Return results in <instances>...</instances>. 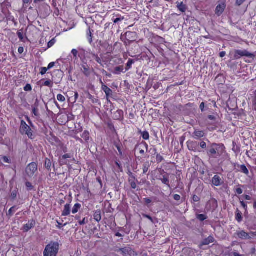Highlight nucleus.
Masks as SVG:
<instances>
[{
    "label": "nucleus",
    "instance_id": "nucleus-1",
    "mask_svg": "<svg viewBox=\"0 0 256 256\" xmlns=\"http://www.w3.org/2000/svg\"><path fill=\"white\" fill-rule=\"evenodd\" d=\"M226 152V147L222 144L212 143L206 149V153L209 160L218 158Z\"/></svg>",
    "mask_w": 256,
    "mask_h": 256
},
{
    "label": "nucleus",
    "instance_id": "nucleus-2",
    "mask_svg": "<svg viewBox=\"0 0 256 256\" xmlns=\"http://www.w3.org/2000/svg\"><path fill=\"white\" fill-rule=\"evenodd\" d=\"M60 248L58 242H51L46 246L44 251V256H56Z\"/></svg>",
    "mask_w": 256,
    "mask_h": 256
},
{
    "label": "nucleus",
    "instance_id": "nucleus-3",
    "mask_svg": "<svg viewBox=\"0 0 256 256\" xmlns=\"http://www.w3.org/2000/svg\"><path fill=\"white\" fill-rule=\"evenodd\" d=\"M20 132L22 135L27 136L30 140H34L35 138L32 130L24 120L20 121Z\"/></svg>",
    "mask_w": 256,
    "mask_h": 256
},
{
    "label": "nucleus",
    "instance_id": "nucleus-4",
    "mask_svg": "<svg viewBox=\"0 0 256 256\" xmlns=\"http://www.w3.org/2000/svg\"><path fill=\"white\" fill-rule=\"evenodd\" d=\"M242 56H246L250 58H252L254 57V54L248 52L246 50H235L234 55V60H238Z\"/></svg>",
    "mask_w": 256,
    "mask_h": 256
},
{
    "label": "nucleus",
    "instance_id": "nucleus-5",
    "mask_svg": "<svg viewBox=\"0 0 256 256\" xmlns=\"http://www.w3.org/2000/svg\"><path fill=\"white\" fill-rule=\"evenodd\" d=\"M38 170V165L36 162H32L28 164L26 168V172L27 176L32 178Z\"/></svg>",
    "mask_w": 256,
    "mask_h": 256
},
{
    "label": "nucleus",
    "instance_id": "nucleus-6",
    "mask_svg": "<svg viewBox=\"0 0 256 256\" xmlns=\"http://www.w3.org/2000/svg\"><path fill=\"white\" fill-rule=\"evenodd\" d=\"M125 38L124 43L126 44H130L132 42H134L137 38V34L134 32H126L122 38Z\"/></svg>",
    "mask_w": 256,
    "mask_h": 256
},
{
    "label": "nucleus",
    "instance_id": "nucleus-7",
    "mask_svg": "<svg viewBox=\"0 0 256 256\" xmlns=\"http://www.w3.org/2000/svg\"><path fill=\"white\" fill-rule=\"evenodd\" d=\"M120 250L122 252L124 256H136L137 253L130 248H120Z\"/></svg>",
    "mask_w": 256,
    "mask_h": 256
},
{
    "label": "nucleus",
    "instance_id": "nucleus-8",
    "mask_svg": "<svg viewBox=\"0 0 256 256\" xmlns=\"http://www.w3.org/2000/svg\"><path fill=\"white\" fill-rule=\"evenodd\" d=\"M148 148V144L146 142H142L140 144L137 145L136 150L139 151V153L141 156H144L145 154V150Z\"/></svg>",
    "mask_w": 256,
    "mask_h": 256
},
{
    "label": "nucleus",
    "instance_id": "nucleus-9",
    "mask_svg": "<svg viewBox=\"0 0 256 256\" xmlns=\"http://www.w3.org/2000/svg\"><path fill=\"white\" fill-rule=\"evenodd\" d=\"M226 7V5L225 2H222L216 7L215 10L216 14L218 16H220L224 12V10H225Z\"/></svg>",
    "mask_w": 256,
    "mask_h": 256
},
{
    "label": "nucleus",
    "instance_id": "nucleus-10",
    "mask_svg": "<svg viewBox=\"0 0 256 256\" xmlns=\"http://www.w3.org/2000/svg\"><path fill=\"white\" fill-rule=\"evenodd\" d=\"M36 225V222L34 220H29L28 223L24 224L22 227V230L24 232H28Z\"/></svg>",
    "mask_w": 256,
    "mask_h": 256
},
{
    "label": "nucleus",
    "instance_id": "nucleus-11",
    "mask_svg": "<svg viewBox=\"0 0 256 256\" xmlns=\"http://www.w3.org/2000/svg\"><path fill=\"white\" fill-rule=\"evenodd\" d=\"M212 184L216 186H220L223 182L221 178L218 175H215L212 180Z\"/></svg>",
    "mask_w": 256,
    "mask_h": 256
},
{
    "label": "nucleus",
    "instance_id": "nucleus-12",
    "mask_svg": "<svg viewBox=\"0 0 256 256\" xmlns=\"http://www.w3.org/2000/svg\"><path fill=\"white\" fill-rule=\"evenodd\" d=\"M129 176V184L130 185L132 188L136 189V181H137V180H136L135 176L131 172H130Z\"/></svg>",
    "mask_w": 256,
    "mask_h": 256
},
{
    "label": "nucleus",
    "instance_id": "nucleus-13",
    "mask_svg": "<svg viewBox=\"0 0 256 256\" xmlns=\"http://www.w3.org/2000/svg\"><path fill=\"white\" fill-rule=\"evenodd\" d=\"M204 131L199 130H196L192 134V137L196 140L200 139L204 136Z\"/></svg>",
    "mask_w": 256,
    "mask_h": 256
},
{
    "label": "nucleus",
    "instance_id": "nucleus-14",
    "mask_svg": "<svg viewBox=\"0 0 256 256\" xmlns=\"http://www.w3.org/2000/svg\"><path fill=\"white\" fill-rule=\"evenodd\" d=\"M81 70L85 76H89L90 75L91 72L90 67L86 64H84L82 65Z\"/></svg>",
    "mask_w": 256,
    "mask_h": 256
},
{
    "label": "nucleus",
    "instance_id": "nucleus-15",
    "mask_svg": "<svg viewBox=\"0 0 256 256\" xmlns=\"http://www.w3.org/2000/svg\"><path fill=\"white\" fill-rule=\"evenodd\" d=\"M70 158V154H65L60 157V165H66L68 164V161L67 160L68 158Z\"/></svg>",
    "mask_w": 256,
    "mask_h": 256
},
{
    "label": "nucleus",
    "instance_id": "nucleus-16",
    "mask_svg": "<svg viewBox=\"0 0 256 256\" xmlns=\"http://www.w3.org/2000/svg\"><path fill=\"white\" fill-rule=\"evenodd\" d=\"M71 206L70 204H66L64 206L63 210L62 211V216H68L70 214Z\"/></svg>",
    "mask_w": 256,
    "mask_h": 256
},
{
    "label": "nucleus",
    "instance_id": "nucleus-17",
    "mask_svg": "<svg viewBox=\"0 0 256 256\" xmlns=\"http://www.w3.org/2000/svg\"><path fill=\"white\" fill-rule=\"evenodd\" d=\"M232 165L234 168H236V166H238L240 168V171L246 175H248L249 174V171L248 169L246 168V166L244 164H242L240 166L238 164L236 163H233Z\"/></svg>",
    "mask_w": 256,
    "mask_h": 256
},
{
    "label": "nucleus",
    "instance_id": "nucleus-18",
    "mask_svg": "<svg viewBox=\"0 0 256 256\" xmlns=\"http://www.w3.org/2000/svg\"><path fill=\"white\" fill-rule=\"evenodd\" d=\"M206 125L210 131H214L218 128L217 122H210L208 121H206Z\"/></svg>",
    "mask_w": 256,
    "mask_h": 256
},
{
    "label": "nucleus",
    "instance_id": "nucleus-19",
    "mask_svg": "<svg viewBox=\"0 0 256 256\" xmlns=\"http://www.w3.org/2000/svg\"><path fill=\"white\" fill-rule=\"evenodd\" d=\"M237 236L240 239L244 240V239H248L250 238V236L248 233L245 232L244 230H241L240 232H238L237 233Z\"/></svg>",
    "mask_w": 256,
    "mask_h": 256
},
{
    "label": "nucleus",
    "instance_id": "nucleus-20",
    "mask_svg": "<svg viewBox=\"0 0 256 256\" xmlns=\"http://www.w3.org/2000/svg\"><path fill=\"white\" fill-rule=\"evenodd\" d=\"M102 212L100 210H96L94 214V219L97 222H100L102 220Z\"/></svg>",
    "mask_w": 256,
    "mask_h": 256
},
{
    "label": "nucleus",
    "instance_id": "nucleus-21",
    "mask_svg": "<svg viewBox=\"0 0 256 256\" xmlns=\"http://www.w3.org/2000/svg\"><path fill=\"white\" fill-rule=\"evenodd\" d=\"M92 58L101 66H104V60L102 57H100L98 54H92Z\"/></svg>",
    "mask_w": 256,
    "mask_h": 256
},
{
    "label": "nucleus",
    "instance_id": "nucleus-22",
    "mask_svg": "<svg viewBox=\"0 0 256 256\" xmlns=\"http://www.w3.org/2000/svg\"><path fill=\"white\" fill-rule=\"evenodd\" d=\"M187 143H188V148L190 150L196 152L197 144L196 142H188Z\"/></svg>",
    "mask_w": 256,
    "mask_h": 256
},
{
    "label": "nucleus",
    "instance_id": "nucleus-23",
    "mask_svg": "<svg viewBox=\"0 0 256 256\" xmlns=\"http://www.w3.org/2000/svg\"><path fill=\"white\" fill-rule=\"evenodd\" d=\"M214 241V238L212 236H210L208 238L204 239L202 244V245H208L212 243Z\"/></svg>",
    "mask_w": 256,
    "mask_h": 256
},
{
    "label": "nucleus",
    "instance_id": "nucleus-24",
    "mask_svg": "<svg viewBox=\"0 0 256 256\" xmlns=\"http://www.w3.org/2000/svg\"><path fill=\"white\" fill-rule=\"evenodd\" d=\"M124 70V68L123 66H116L114 68L112 73L114 74L118 75L121 74V72H123Z\"/></svg>",
    "mask_w": 256,
    "mask_h": 256
},
{
    "label": "nucleus",
    "instance_id": "nucleus-25",
    "mask_svg": "<svg viewBox=\"0 0 256 256\" xmlns=\"http://www.w3.org/2000/svg\"><path fill=\"white\" fill-rule=\"evenodd\" d=\"M90 132L88 130H84L82 134L81 135V137L83 140H84L86 142H88L90 140Z\"/></svg>",
    "mask_w": 256,
    "mask_h": 256
},
{
    "label": "nucleus",
    "instance_id": "nucleus-26",
    "mask_svg": "<svg viewBox=\"0 0 256 256\" xmlns=\"http://www.w3.org/2000/svg\"><path fill=\"white\" fill-rule=\"evenodd\" d=\"M138 133L141 134L142 138L144 140H148L150 138V134L148 131L142 132V130H138Z\"/></svg>",
    "mask_w": 256,
    "mask_h": 256
},
{
    "label": "nucleus",
    "instance_id": "nucleus-27",
    "mask_svg": "<svg viewBox=\"0 0 256 256\" xmlns=\"http://www.w3.org/2000/svg\"><path fill=\"white\" fill-rule=\"evenodd\" d=\"M94 30H92L89 27L86 32L87 35V39L90 44H92V32Z\"/></svg>",
    "mask_w": 256,
    "mask_h": 256
},
{
    "label": "nucleus",
    "instance_id": "nucleus-28",
    "mask_svg": "<svg viewBox=\"0 0 256 256\" xmlns=\"http://www.w3.org/2000/svg\"><path fill=\"white\" fill-rule=\"evenodd\" d=\"M44 166L48 170H51L52 162L48 158H46L44 161Z\"/></svg>",
    "mask_w": 256,
    "mask_h": 256
},
{
    "label": "nucleus",
    "instance_id": "nucleus-29",
    "mask_svg": "<svg viewBox=\"0 0 256 256\" xmlns=\"http://www.w3.org/2000/svg\"><path fill=\"white\" fill-rule=\"evenodd\" d=\"M236 220L239 222H241L242 220V214L238 208L236 209Z\"/></svg>",
    "mask_w": 256,
    "mask_h": 256
},
{
    "label": "nucleus",
    "instance_id": "nucleus-30",
    "mask_svg": "<svg viewBox=\"0 0 256 256\" xmlns=\"http://www.w3.org/2000/svg\"><path fill=\"white\" fill-rule=\"evenodd\" d=\"M82 206L79 203L76 204L72 208V212L73 214H76L80 209Z\"/></svg>",
    "mask_w": 256,
    "mask_h": 256
},
{
    "label": "nucleus",
    "instance_id": "nucleus-31",
    "mask_svg": "<svg viewBox=\"0 0 256 256\" xmlns=\"http://www.w3.org/2000/svg\"><path fill=\"white\" fill-rule=\"evenodd\" d=\"M177 7L182 12H185L186 10V6L182 2L178 4Z\"/></svg>",
    "mask_w": 256,
    "mask_h": 256
},
{
    "label": "nucleus",
    "instance_id": "nucleus-32",
    "mask_svg": "<svg viewBox=\"0 0 256 256\" xmlns=\"http://www.w3.org/2000/svg\"><path fill=\"white\" fill-rule=\"evenodd\" d=\"M18 209V208H17L16 206H13L8 210V212L6 213V216L8 217H11Z\"/></svg>",
    "mask_w": 256,
    "mask_h": 256
},
{
    "label": "nucleus",
    "instance_id": "nucleus-33",
    "mask_svg": "<svg viewBox=\"0 0 256 256\" xmlns=\"http://www.w3.org/2000/svg\"><path fill=\"white\" fill-rule=\"evenodd\" d=\"M134 62V60L132 59H129L128 62L126 64V72L128 71L132 68V64Z\"/></svg>",
    "mask_w": 256,
    "mask_h": 256
},
{
    "label": "nucleus",
    "instance_id": "nucleus-34",
    "mask_svg": "<svg viewBox=\"0 0 256 256\" xmlns=\"http://www.w3.org/2000/svg\"><path fill=\"white\" fill-rule=\"evenodd\" d=\"M160 180L162 181V184L166 185L168 188H170V181L167 176H164L162 178H160Z\"/></svg>",
    "mask_w": 256,
    "mask_h": 256
},
{
    "label": "nucleus",
    "instance_id": "nucleus-35",
    "mask_svg": "<svg viewBox=\"0 0 256 256\" xmlns=\"http://www.w3.org/2000/svg\"><path fill=\"white\" fill-rule=\"evenodd\" d=\"M18 194V190H17V188L14 190L13 191H12L10 192V198L12 200H14L16 198Z\"/></svg>",
    "mask_w": 256,
    "mask_h": 256
},
{
    "label": "nucleus",
    "instance_id": "nucleus-36",
    "mask_svg": "<svg viewBox=\"0 0 256 256\" xmlns=\"http://www.w3.org/2000/svg\"><path fill=\"white\" fill-rule=\"evenodd\" d=\"M88 98L90 100L93 104H97L99 101L98 98H96L90 93H88Z\"/></svg>",
    "mask_w": 256,
    "mask_h": 256
},
{
    "label": "nucleus",
    "instance_id": "nucleus-37",
    "mask_svg": "<svg viewBox=\"0 0 256 256\" xmlns=\"http://www.w3.org/2000/svg\"><path fill=\"white\" fill-rule=\"evenodd\" d=\"M38 106V104H36V102L34 104V106L32 109V114L36 116H39L38 110L37 108Z\"/></svg>",
    "mask_w": 256,
    "mask_h": 256
},
{
    "label": "nucleus",
    "instance_id": "nucleus-38",
    "mask_svg": "<svg viewBox=\"0 0 256 256\" xmlns=\"http://www.w3.org/2000/svg\"><path fill=\"white\" fill-rule=\"evenodd\" d=\"M196 218L200 222H203L208 218V216L204 214H198L196 215Z\"/></svg>",
    "mask_w": 256,
    "mask_h": 256
},
{
    "label": "nucleus",
    "instance_id": "nucleus-39",
    "mask_svg": "<svg viewBox=\"0 0 256 256\" xmlns=\"http://www.w3.org/2000/svg\"><path fill=\"white\" fill-rule=\"evenodd\" d=\"M78 132H74V135H71V137L74 138L76 141L80 142L81 144H83V140L77 136Z\"/></svg>",
    "mask_w": 256,
    "mask_h": 256
},
{
    "label": "nucleus",
    "instance_id": "nucleus-40",
    "mask_svg": "<svg viewBox=\"0 0 256 256\" xmlns=\"http://www.w3.org/2000/svg\"><path fill=\"white\" fill-rule=\"evenodd\" d=\"M106 95V100L110 102L108 100L109 98L111 96L112 94V91L110 88H108L106 92H104Z\"/></svg>",
    "mask_w": 256,
    "mask_h": 256
},
{
    "label": "nucleus",
    "instance_id": "nucleus-41",
    "mask_svg": "<svg viewBox=\"0 0 256 256\" xmlns=\"http://www.w3.org/2000/svg\"><path fill=\"white\" fill-rule=\"evenodd\" d=\"M17 34H18V36L19 39L22 42L23 40H24V34H23V32H22V30H18V32H17Z\"/></svg>",
    "mask_w": 256,
    "mask_h": 256
},
{
    "label": "nucleus",
    "instance_id": "nucleus-42",
    "mask_svg": "<svg viewBox=\"0 0 256 256\" xmlns=\"http://www.w3.org/2000/svg\"><path fill=\"white\" fill-rule=\"evenodd\" d=\"M150 168V164H143L142 166V170H143V174H146Z\"/></svg>",
    "mask_w": 256,
    "mask_h": 256
},
{
    "label": "nucleus",
    "instance_id": "nucleus-43",
    "mask_svg": "<svg viewBox=\"0 0 256 256\" xmlns=\"http://www.w3.org/2000/svg\"><path fill=\"white\" fill-rule=\"evenodd\" d=\"M44 86H48L50 88L52 87L53 84L50 80H47L44 82L42 84Z\"/></svg>",
    "mask_w": 256,
    "mask_h": 256
},
{
    "label": "nucleus",
    "instance_id": "nucleus-44",
    "mask_svg": "<svg viewBox=\"0 0 256 256\" xmlns=\"http://www.w3.org/2000/svg\"><path fill=\"white\" fill-rule=\"evenodd\" d=\"M57 100L60 102H64L66 100L64 96L61 94L57 95Z\"/></svg>",
    "mask_w": 256,
    "mask_h": 256
},
{
    "label": "nucleus",
    "instance_id": "nucleus-45",
    "mask_svg": "<svg viewBox=\"0 0 256 256\" xmlns=\"http://www.w3.org/2000/svg\"><path fill=\"white\" fill-rule=\"evenodd\" d=\"M124 19V17H120V18H112V20L114 24H116L119 22L122 21Z\"/></svg>",
    "mask_w": 256,
    "mask_h": 256
},
{
    "label": "nucleus",
    "instance_id": "nucleus-46",
    "mask_svg": "<svg viewBox=\"0 0 256 256\" xmlns=\"http://www.w3.org/2000/svg\"><path fill=\"white\" fill-rule=\"evenodd\" d=\"M48 70V68L46 67H42L40 68V74L42 75H44L46 74L47 72V71Z\"/></svg>",
    "mask_w": 256,
    "mask_h": 256
},
{
    "label": "nucleus",
    "instance_id": "nucleus-47",
    "mask_svg": "<svg viewBox=\"0 0 256 256\" xmlns=\"http://www.w3.org/2000/svg\"><path fill=\"white\" fill-rule=\"evenodd\" d=\"M24 90L26 92H30L32 90V86L30 84H27L24 87Z\"/></svg>",
    "mask_w": 256,
    "mask_h": 256
},
{
    "label": "nucleus",
    "instance_id": "nucleus-48",
    "mask_svg": "<svg viewBox=\"0 0 256 256\" xmlns=\"http://www.w3.org/2000/svg\"><path fill=\"white\" fill-rule=\"evenodd\" d=\"M209 202L212 204L214 208H216L218 206V202L214 198H213L211 200H210Z\"/></svg>",
    "mask_w": 256,
    "mask_h": 256
},
{
    "label": "nucleus",
    "instance_id": "nucleus-49",
    "mask_svg": "<svg viewBox=\"0 0 256 256\" xmlns=\"http://www.w3.org/2000/svg\"><path fill=\"white\" fill-rule=\"evenodd\" d=\"M88 220L86 218H84L82 220H80L78 222V224L80 226L84 225L88 223Z\"/></svg>",
    "mask_w": 256,
    "mask_h": 256
},
{
    "label": "nucleus",
    "instance_id": "nucleus-50",
    "mask_svg": "<svg viewBox=\"0 0 256 256\" xmlns=\"http://www.w3.org/2000/svg\"><path fill=\"white\" fill-rule=\"evenodd\" d=\"M156 159L158 163L162 162L164 160L163 157L159 154H156Z\"/></svg>",
    "mask_w": 256,
    "mask_h": 256
},
{
    "label": "nucleus",
    "instance_id": "nucleus-51",
    "mask_svg": "<svg viewBox=\"0 0 256 256\" xmlns=\"http://www.w3.org/2000/svg\"><path fill=\"white\" fill-rule=\"evenodd\" d=\"M115 146L117 148L118 150V151L119 155L120 156H122V152L120 145L119 144H115Z\"/></svg>",
    "mask_w": 256,
    "mask_h": 256
},
{
    "label": "nucleus",
    "instance_id": "nucleus-52",
    "mask_svg": "<svg viewBox=\"0 0 256 256\" xmlns=\"http://www.w3.org/2000/svg\"><path fill=\"white\" fill-rule=\"evenodd\" d=\"M2 159L3 161H4V162L6 163H8V164L11 163L10 160L8 157H7L6 156H4L2 158Z\"/></svg>",
    "mask_w": 256,
    "mask_h": 256
},
{
    "label": "nucleus",
    "instance_id": "nucleus-53",
    "mask_svg": "<svg viewBox=\"0 0 256 256\" xmlns=\"http://www.w3.org/2000/svg\"><path fill=\"white\" fill-rule=\"evenodd\" d=\"M234 192L238 194H241L243 192V190L240 188H238L234 190Z\"/></svg>",
    "mask_w": 256,
    "mask_h": 256
},
{
    "label": "nucleus",
    "instance_id": "nucleus-54",
    "mask_svg": "<svg viewBox=\"0 0 256 256\" xmlns=\"http://www.w3.org/2000/svg\"><path fill=\"white\" fill-rule=\"evenodd\" d=\"M26 186L28 190H32L34 188V186L32 185V184L28 182H26Z\"/></svg>",
    "mask_w": 256,
    "mask_h": 256
},
{
    "label": "nucleus",
    "instance_id": "nucleus-55",
    "mask_svg": "<svg viewBox=\"0 0 256 256\" xmlns=\"http://www.w3.org/2000/svg\"><path fill=\"white\" fill-rule=\"evenodd\" d=\"M192 199L194 202H198L200 200V198L196 194L193 195Z\"/></svg>",
    "mask_w": 256,
    "mask_h": 256
},
{
    "label": "nucleus",
    "instance_id": "nucleus-56",
    "mask_svg": "<svg viewBox=\"0 0 256 256\" xmlns=\"http://www.w3.org/2000/svg\"><path fill=\"white\" fill-rule=\"evenodd\" d=\"M240 204L242 206L244 209L246 211L248 210V206L246 202L244 201H240Z\"/></svg>",
    "mask_w": 256,
    "mask_h": 256
},
{
    "label": "nucleus",
    "instance_id": "nucleus-57",
    "mask_svg": "<svg viewBox=\"0 0 256 256\" xmlns=\"http://www.w3.org/2000/svg\"><path fill=\"white\" fill-rule=\"evenodd\" d=\"M208 118L210 120H212L214 122H216V116L212 115H208Z\"/></svg>",
    "mask_w": 256,
    "mask_h": 256
},
{
    "label": "nucleus",
    "instance_id": "nucleus-58",
    "mask_svg": "<svg viewBox=\"0 0 256 256\" xmlns=\"http://www.w3.org/2000/svg\"><path fill=\"white\" fill-rule=\"evenodd\" d=\"M246 0H236V5L237 6H241Z\"/></svg>",
    "mask_w": 256,
    "mask_h": 256
},
{
    "label": "nucleus",
    "instance_id": "nucleus-59",
    "mask_svg": "<svg viewBox=\"0 0 256 256\" xmlns=\"http://www.w3.org/2000/svg\"><path fill=\"white\" fill-rule=\"evenodd\" d=\"M84 190L85 191H86L88 196L89 198L91 194V192H90V188H88V186L84 187Z\"/></svg>",
    "mask_w": 256,
    "mask_h": 256
},
{
    "label": "nucleus",
    "instance_id": "nucleus-60",
    "mask_svg": "<svg viewBox=\"0 0 256 256\" xmlns=\"http://www.w3.org/2000/svg\"><path fill=\"white\" fill-rule=\"evenodd\" d=\"M200 146L202 149H206V144L204 141L200 143Z\"/></svg>",
    "mask_w": 256,
    "mask_h": 256
},
{
    "label": "nucleus",
    "instance_id": "nucleus-61",
    "mask_svg": "<svg viewBox=\"0 0 256 256\" xmlns=\"http://www.w3.org/2000/svg\"><path fill=\"white\" fill-rule=\"evenodd\" d=\"M78 52L76 50V49H73L72 50V55L74 56V58H77V55H78Z\"/></svg>",
    "mask_w": 256,
    "mask_h": 256
},
{
    "label": "nucleus",
    "instance_id": "nucleus-62",
    "mask_svg": "<svg viewBox=\"0 0 256 256\" xmlns=\"http://www.w3.org/2000/svg\"><path fill=\"white\" fill-rule=\"evenodd\" d=\"M173 197H174V200L176 201L180 200L181 198L180 196L178 194H174Z\"/></svg>",
    "mask_w": 256,
    "mask_h": 256
},
{
    "label": "nucleus",
    "instance_id": "nucleus-63",
    "mask_svg": "<svg viewBox=\"0 0 256 256\" xmlns=\"http://www.w3.org/2000/svg\"><path fill=\"white\" fill-rule=\"evenodd\" d=\"M204 106H205V104L204 102H202L200 105V108L202 112H203L205 110Z\"/></svg>",
    "mask_w": 256,
    "mask_h": 256
},
{
    "label": "nucleus",
    "instance_id": "nucleus-64",
    "mask_svg": "<svg viewBox=\"0 0 256 256\" xmlns=\"http://www.w3.org/2000/svg\"><path fill=\"white\" fill-rule=\"evenodd\" d=\"M112 16V18H120V17H123L118 12H114Z\"/></svg>",
    "mask_w": 256,
    "mask_h": 256
}]
</instances>
